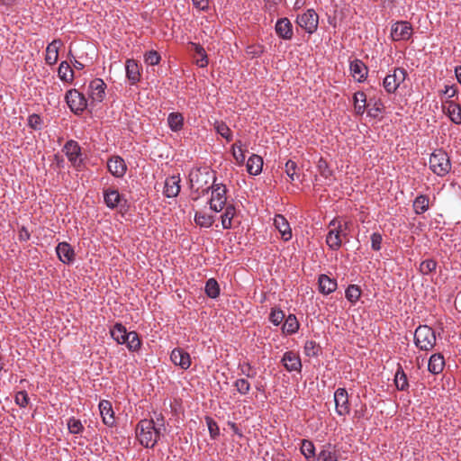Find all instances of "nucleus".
Here are the masks:
<instances>
[{"mask_svg": "<svg viewBox=\"0 0 461 461\" xmlns=\"http://www.w3.org/2000/svg\"><path fill=\"white\" fill-rule=\"evenodd\" d=\"M165 429L163 423L156 427L153 420L144 419L137 424L136 437L141 446L147 448H153Z\"/></svg>", "mask_w": 461, "mask_h": 461, "instance_id": "nucleus-1", "label": "nucleus"}, {"mask_svg": "<svg viewBox=\"0 0 461 461\" xmlns=\"http://www.w3.org/2000/svg\"><path fill=\"white\" fill-rule=\"evenodd\" d=\"M216 176L213 174L212 176V185L203 189L201 191L202 195H205L212 191V197L210 199V208L215 212H221L227 203V187L225 185L220 183H216Z\"/></svg>", "mask_w": 461, "mask_h": 461, "instance_id": "nucleus-2", "label": "nucleus"}, {"mask_svg": "<svg viewBox=\"0 0 461 461\" xmlns=\"http://www.w3.org/2000/svg\"><path fill=\"white\" fill-rule=\"evenodd\" d=\"M414 344L420 350H431L436 345L434 330L428 325L418 326L414 332Z\"/></svg>", "mask_w": 461, "mask_h": 461, "instance_id": "nucleus-3", "label": "nucleus"}, {"mask_svg": "<svg viewBox=\"0 0 461 461\" xmlns=\"http://www.w3.org/2000/svg\"><path fill=\"white\" fill-rule=\"evenodd\" d=\"M429 168L438 176H445L451 170V162L447 153L442 149H436L429 158Z\"/></svg>", "mask_w": 461, "mask_h": 461, "instance_id": "nucleus-4", "label": "nucleus"}, {"mask_svg": "<svg viewBox=\"0 0 461 461\" xmlns=\"http://www.w3.org/2000/svg\"><path fill=\"white\" fill-rule=\"evenodd\" d=\"M65 101L75 114H81L87 107L86 96L75 88L67 91Z\"/></svg>", "mask_w": 461, "mask_h": 461, "instance_id": "nucleus-5", "label": "nucleus"}, {"mask_svg": "<svg viewBox=\"0 0 461 461\" xmlns=\"http://www.w3.org/2000/svg\"><path fill=\"white\" fill-rule=\"evenodd\" d=\"M408 73L403 68H394L392 74H388L383 81V86L386 93L393 94L400 85L405 80Z\"/></svg>", "mask_w": 461, "mask_h": 461, "instance_id": "nucleus-6", "label": "nucleus"}, {"mask_svg": "<svg viewBox=\"0 0 461 461\" xmlns=\"http://www.w3.org/2000/svg\"><path fill=\"white\" fill-rule=\"evenodd\" d=\"M62 150L73 167L77 170H81L84 166V160L82 158L81 147L77 141L74 140H68Z\"/></svg>", "mask_w": 461, "mask_h": 461, "instance_id": "nucleus-7", "label": "nucleus"}, {"mask_svg": "<svg viewBox=\"0 0 461 461\" xmlns=\"http://www.w3.org/2000/svg\"><path fill=\"white\" fill-rule=\"evenodd\" d=\"M104 201L105 205L110 209H115L121 206L126 210L128 206L127 199L119 193L117 189L108 187L103 190Z\"/></svg>", "mask_w": 461, "mask_h": 461, "instance_id": "nucleus-8", "label": "nucleus"}, {"mask_svg": "<svg viewBox=\"0 0 461 461\" xmlns=\"http://www.w3.org/2000/svg\"><path fill=\"white\" fill-rule=\"evenodd\" d=\"M296 23L304 29L308 33H313L319 23V16L312 9H308L304 14L298 15Z\"/></svg>", "mask_w": 461, "mask_h": 461, "instance_id": "nucleus-9", "label": "nucleus"}, {"mask_svg": "<svg viewBox=\"0 0 461 461\" xmlns=\"http://www.w3.org/2000/svg\"><path fill=\"white\" fill-rule=\"evenodd\" d=\"M336 412L339 416H346L350 412L348 394L345 388H338L334 393Z\"/></svg>", "mask_w": 461, "mask_h": 461, "instance_id": "nucleus-10", "label": "nucleus"}, {"mask_svg": "<svg viewBox=\"0 0 461 461\" xmlns=\"http://www.w3.org/2000/svg\"><path fill=\"white\" fill-rule=\"evenodd\" d=\"M411 32V24L409 22L400 21L392 26L391 35L393 41L408 40Z\"/></svg>", "mask_w": 461, "mask_h": 461, "instance_id": "nucleus-11", "label": "nucleus"}, {"mask_svg": "<svg viewBox=\"0 0 461 461\" xmlns=\"http://www.w3.org/2000/svg\"><path fill=\"white\" fill-rule=\"evenodd\" d=\"M107 169L114 177L121 178L126 174L127 165L122 157L112 156L107 160Z\"/></svg>", "mask_w": 461, "mask_h": 461, "instance_id": "nucleus-12", "label": "nucleus"}, {"mask_svg": "<svg viewBox=\"0 0 461 461\" xmlns=\"http://www.w3.org/2000/svg\"><path fill=\"white\" fill-rule=\"evenodd\" d=\"M105 88L106 85L101 78H95L90 82L89 89L90 94L89 96L92 99V102L101 103L105 96Z\"/></svg>", "mask_w": 461, "mask_h": 461, "instance_id": "nucleus-13", "label": "nucleus"}, {"mask_svg": "<svg viewBox=\"0 0 461 461\" xmlns=\"http://www.w3.org/2000/svg\"><path fill=\"white\" fill-rule=\"evenodd\" d=\"M170 359L176 366L185 370L188 369L191 366V357L189 353L181 348H176L172 350Z\"/></svg>", "mask_w": 461, "mask_h": 461, "instance_id": "nucleus-14", "label": "nucleus"}, {"mask_svg": "<svg viewBox=\"0 0 461 461\" xmlns=\"http://www.w3.org/2000/svg\"><path fill=\"white\" fill-rule=\"evenodd\" d=\"M126 77L131 85H136L140 81L141 73L140 67L137 60L128 59L125 62Z\"/></svg>", "mask_w": 461, "mask_h": 461, "instance_id": "nucleus-15", "label": "nucleus"}, {"mask_svg": "<svg viewBox=\"0 0 461 461\" xmlns=\"http://www.w3.org/2000/svg\"><path fill=\"white\" fill-rule=\"evenodd\" d=\"M275 30L277 36L285 41H289L293 38V25L290 20L286 17L277 20Z\"/></svg>", "mask_w": 461, "mask_h": 461, "instance_id": "nucleus-16", "label": "nucleus"}, {"mask_svg": "<svg viewBox=\"0 0 461 461\" xmlns=\"http://www.w3.org/2000/svg\"><path fill=\"white\" fill-rule=\"evenodd\" d=\"M442 107L453 123L461 124V106L459 104L452 100H447Z\"/></svg>", "mask_w": 461, "mask_h": 461, "instance_id": "nucleus-17", "label": "nucleus"}, {"mask_svg": "<svg viewBox=\"0 0 461 461\" xmlns=\"http://www.w3.org/2000/svg\"><path fill=\"white\" fill-rule=\"evenodd\" d=\"M57 255L64 264H71L75 260L74 249L68 242H60L56 248Z\"/></svg>", "mask_w": 461, "mask_h": 461, "instance_id": "nucleus-18", "label": "nucleus"}, {"mask_svg": "<svg viewBox=\"0 0 461 461\" xmlns=\"http://www.w3.org/2000/svg\"><path fill=\"white\" fill-rule=\"evenodd\" d=\"M282 363L284 364L285 369L289 372H300L302 369V362L300 357L293 351H287L284 354Z\"/></svg>", "mask_w": 461, "mask_h": 461, "instance_id": "nucleus-19", "label": "nucleus"}, {"mask_svg": "<svg viewBox=\"0 0 461 461\" xmlns=\"http://www.w3.org/2000/svg\"><path fill=\"white\" fill-rule=\"evenodd\" d=\"M99 410L103 419V422L108 427H113L115 422V420L111 402L107 400L100 401Z\"/></svg>", "mask_w": 461, "mask_h": 461, "instance_id": "nucleus-20", "label": "nucleus"}, {"mask_svg": "<svg viewBox=\"0 0 461 461\" xmlns=\"http://www.w3.org/2000/svg\"><path fill=\"white\" fill-rule=\"evenodd\" d=\"M180 177L178 176H172L167 177L165 182L164 194L168 198L177 196L180 192Z\"/></svg>", "mask_w": 461, "mask_h": 461, "instance_id": "nucleus-21", "label": "nucleus"}, {"mask_svg": "<svg viewBox=\"0 0 461 461\" xmlns=\"http://www.w3.org/2000/svg\"><path fill=\"white\" fill-rule=\"evenodd\" d=\"M319 291L323 294H330L337 289L336 279L330 278L325 274H321L318 278Z\"/></svg>", "mask_w": 461, "mask_h": 461, "instance_id": "nucleus-22", "label": "nucleus"}, {"mask_svg": "<svg viewBox=\"0 0 461 461\" xmlns=\"http://www.w3.org/2000/svg\"><path fill=\"white\" fill-rule=\"evenodd\" d=\"M274 224L281 233L282 239L285 241L292 238V230L287 220L281 214H276L274 219Z\"/></svg>", "mask_w": 461, "mask_h": 461, "instance_id": "nucleus-23", "label": "nucleus"}, {"mask_svg": "<svg viewBox=\"0 0 461 461\" xmlns=\"http://www.w3.org/2000/svg\"><path fill=\"white\" fill-rule=\"evenodd\" d=\"M349 67L353 77L358 76V82H364L366 79L368 74V68L362 60L356 59L350 62Z\"/></svg>", "mask_w": 461, "mask_h": 461, "instance_id": "nucleus-24", "label": "nucleus"}, {"mask_svg": "<svg viewBox=\"0 0 461 461\" xmlns=\"http://www.w3.org/2000/svg\"><path fill=\"white\" fill-rule=\"evenodd\" d=\"M316 459L317 461H339L336 446L330 443L322 446V448L317 455Z\"/></svg>", "mask_w": 461, "mask_h": 461, "instance_id": "nucleus-25", "label": "nucleus"}, {"mask_svg": "<svg viewBox=\"0 0 461 461\" xmlns=\"http://www.w3.org/2000/svg\"><path fill=\"white\" fill-rule=\"evenodd\" d=\"M190 51L197 57L195 63L200 68H205L208 65V56L204 48L199 43L190 42Z\"/></svg>", "mask_w": 461, "mask_h": 461, "instance_id": "nucleus-26", "label": "nucleus"}, {"mask_svg": "<svg viewBox=\"0 0 461 461\" xmlns=\"http://www.w3.org/2000/svg\"><path fill=\"white\" fill-rule=\"evenodd\" d=\"M60 45H62L60 40H54L47 46L45 61L48 65H54L58 61Z\"/></svg>", "mask_w": 461, "mask_h": 461, "instance_id": "nucleus-27", "label": "nucleus"}, {"mask_svg": "<svg viewBox=\"0 0 461 461\" xmlns=\"http://www.w3.org/2000/svg\"><path fill=\"white\" fill-rule=\"evenodd\" d=\"M354 101V109L357 115H362L366 108L371 106L372 99L369 100V103L366 104V95L363 91H358L355 93L353 96Z\"/></svg>", "mask_w": 461, "mask_h": 461, "instance_id": "nucleus-28", "label": "nucleus"}, {"mask_svg": "<svg viewBox=\"0 0 461 461\" xmlns=\"http://www.w3.org/2000/svg\"><path fill=\"white\" fill-rule=\"evenodd\" d=\"M199 174H195V179H194V176L191 177L190 181H191V187L193 188L194 185H193V182L194 181L198 185V187L196 188L195 190V193L197 194V195L195 197H193V200L196 201L198 200V198L200 197V195L202 194L201 193H199V190L200 189H203V183H204L205 185L208 183L209 179L212 178V172H210L209 170H205L204 173H201L200 169L198 170Z\"/></svg>", "mask_w": 461, "mask_h": 461, "instance_id": "nucleus-29", "label": "nucleus"}, {"mask_svg": "<svg viewBox=\"0 0 461 461\" xmlns=\"http://www.w3.org/2000/svg\"><path fill=\"white\" fill-rule=\"evenodd\" d=\"M263 167V158L256 154H252L247 162V171L251 176L260 174Z\"/></svg>", "mask_w": 461, "mask_h": 461, "instance_id": "nucleus-30", "label": "nucleus"}, {"mask_svg": "<svg viewBox=\"0 0 461 461\" xmlns=\"http://www.w3.org/2000/svg\"><path fill=\"white\" fill-rule=\"evenodd\" d=\"M110 332L112 338L119 344H125L129 339L130 332H127L126 328L122 323H116Z\"/></svg>", "mask_w": 461, "mask_h": 461, "instance_id": "nucleus-31", "label": "nucleus"}, {"mask_svg": "<svg viewBox=\"0 0 461 461\" xmlns=\"http://www.w3.org/2000/svg\"><path fill=\"white\" fill-rule=\"evenodd\" d=\"M445 366L444 357L440 353L433 354L428 365V369L430 373L438 375L443 371Z\"/></svg>", "mask_w": 461, "mask_h": 461, "instance_id": "nucleus-32", "label": "nucleus"}, {"mask_svg": "<svg viewBox=\"0 0 461 461\" xmlns=\"http://www.w3.org/2000/svg\"><path fill=\"white\" fill-rule=\"evenodd\" d=\"M167 124L172 131H181L184 126L183 114L177 112L170 113L167 116Z\"/></svg>", "mask_w": 461, "mask_h": 461, "instance_id": "nucleus-33", "label": "nucleus"}, {"mask_svg": "<svg viewBox=\"0 0 461 461\" xmlns=\"http://www.w3.org/2000/svg\"><path fill=\"white\" fill-rule=\"evenodd\" d=\"M58 75L62 81L67 83H72L75 77L73 69L67 61H62L59 64Z\"/></svg>", "mask_w": 461, "mask_h": 461, "instance_id": "nucleus-34", "label": "nucleus"}, {"mask_svg": "<svg viewBox=\"0 0 461 461\" xmlns=\"http://www.w3.org/2000/svg\"><path fill=\"white\" fill-rule=\"evenodd\" d=\"M299 322L294 314H289L283 324L282 330L284 333L292 335L297 332L299 329Z\"/></svg>", "mask_w": 461, "mask_h": 461, "instance_id": "nucleus-35", "label": "nucleus"}, {"mask_svg": "<svg viewBox=\"0 0 461 461\" xmlns=\"http://www.w3.org/2000/svg\"><path fill=\"white\" fill-rule=\"evenodd\" d=\"M300 450L307 461H314L315 456L317 457L314 444L309 439L302 440Z\"/></svg>", "mask_w": 461, "mask_h": 461, "instance_id": "nucleus-36", "label": "nucleus"}, {"mask_svg": "<svg viewBox=\"0 0 461 461\" xmlns=\"http://www.w3.org/2000/svg\"><path fill=\"white\" fill-rule=\"evenodd\" d=\"M225 212L221 215V225L225 230L231 228L232 219L236 213L235 206L231 203L225 205Z\"/></svg>", "mask_w": 461, "mask_h": 461, "instance_id": "nucleus-37", "label": "nucleus"}, {"mask_svg": "<svg viewBox=\"0 0 461 461\" xmlns=\"http://www.w3.org/2000/svg\"><path fill=\"white\" fill-rule=\"evenodd\" d=\"M396 388L400 391H407L409 388L408 378L402 366H399L394 376Z\"/></svg>", "mask_w": 461, "mask_h": 461, "instance_id": "nucleus-38", "label": "nucleus"}, {"mask_svg": "<svg viewBox=\"0 0 461 461\" xmlns=\"http://www.w3.org/2000/svg\"><path fill=\"white\" fill-rule=\"evenodd\" d=\"M413 208L417 214H421L429 209V197L425 194L418 195L413 202Z\"/></svg>", "mask_w": 461, "mask_h": 461, "instance_id": "nucleus-39", "label": "nucleus"}, {"mask_svg": "<svg viewBox=\"0 0 461 461\" xmlns=\"http://www.w3.org/2000/svg\"><path fill=\"white\" fill-rule=\"evenodd\" d=\"M127 348L130 351L137 352L140 349L141 339L136 331H131L129 339L125 342Z\"/></svg>", "mask_w": 461, "mask_h": 461, "instance_id": "nucleus-40", "label": "nucleus"}, {"mask_svg": "<svg viewBox=\"0 0 461 461\" xmlns=\"http://www.w3.org/2000/svg\"><path fill=\"white\" fill-rule=\"evenodd\" d=\"M205 294L210 298H217L220 294V285L214 278H210L205 284Z\"/></svg>", "mask_w": 461, "mask_h": 461, "instance_id": "nucleus-41", "label": "nucleus"}, {"mask_svg": "<svg viewBox=\"0 0 461 461\" xmlns=\"http://www.w3.org/2000/svg\"><path fill=\"white\" fill-rule=\"evenodd\" d=\"M362 291L358 285H349L346 289L345 296L351 303H356L359 300Z\"/></svg>", "mask_w": 461, "mask_h": 461, "instance_id": "nucleus-42", "label": "nucleus"}, {"mask_svg": "<svg viewBox=\"0 0 461 461\" xmlns=\"http://www.w3.org/2000/svg\"><path fill=\"white\" fill-rule=\"evenodd\" d=\"M214 129L218 134L224 138L228 142L232 140V132L228 125L223 122H216Z\"/></svg>", "mask_w": 461, "mask_h": 461, "instance_id": "nucleus-43", "label": "nucleus"}, {"mask_svg": "<svg viewBox=\"0 0 461 461\" xmlns=\"http://www.w3.org/2000/svg\"><path fill=\"white\" fill-rule=\"evenodd\" d=\"M194 221L201 227L209 228L212 225L214 219L213 216L196 212L194 215Z\"/></svg>", "mask_w": 461, "mask_h": 461, "instance_id": "nucleus-44", "label": "nucleus"}, {"mask_svg": "<svg viewBox=\"0 0 461 461\" xmlns=\"http://www.w3.org/2000/svg\"><path fill=\"white\" fill-rule=\"evenodd\" d=\"M317 169L320 175L326 179L330 178L333 174V171L330 169L328 162L323 158L319 159Z\"/></svg>", "mask_w": 461, "mask_h": 461, "instance_id": "nucleus-45", "label": "nucleus"}, {"mask_svg": "<svg viewBox=\"0 0 461 461\" xmlns=\"http://www.w3.org/2000/svg\"><path fill=\"white\" fill-rule=\"evenodd\" d=\"M321 348L319 344H317L313 340H307L304 345V352L308 357H317L319 356Z\"/></svg>", "mask_w": 461, "mask_h": 461, "instance_id": "nucleus-46", "label": "nucleus"}, {"mask_svg": "<svg viewBox=\"0 0 461 461\" xmlns=\"http://www.w3.org/2000/svg\"><path fill=\"white\" fill-rule=\"evenodd\" d=\"M205 422L209 429L210 437L216 439L220 436V429L217 422L210 416H205Z\"/></svg>", "mask_w": 461, "mask_h": 461, "instance_id": "nucleus-47", "label": "nucleus"}, {"mask_svg": "<svg viewBox=\"0 0 461 461\" xmlns=\"http://www.w3.org/2000/svg\"><path fill=\"white\" fill-rule=\"evenodd\" d=\"M333 233H335V230L329 231L327 238H326V242H327V245L332 250H338L342 245V240L339 236H333Z\"/></svg>", "mask_w": 461, "mask_h": 461, "instance_id": "nucleus-48", "label": "nucleus"}, {"mask_svg": "<svg viewBox=\"0 0 461 461\" xmlns=\"http://www.w3.org/2000/svg\"><path fill=\"white\" fill-rule=\"evenodd\" d=\"M68 428L70 433L72 434H80L84 430V426L82 422L76 419L75 417H71L68 420Z\"/></svg>", "mask_w": 461, "mask_h": 461, "instance_id": "nucleus-49", "label": "nucleus"}, {"mask_svg": "<svg viewBox=\"0 0 461 461\" xmlns=\"http://www.w3.org/2000/svg\"><path fill=\"white\" fill-rule=\"evenodd\" d=\"M285 317V315L281 309L276 308V307H274L271 309V312L269 314V321L275 326H278L283 321Z\"/></svg>", "mask_w": 461, "mask_h": 461, "instance_id": "nucleus-50", "label": "nucleus"}, {"mask_svg": "<svg viewBox=\"0 0 461 461\" xmlns=\"http://www.w3.org/2000/svg\"><path fill=\"white\" fill-rule=\"evenodd\" d=\"M296 169L297 164L291 159H289L285 165V173L287 174L291 182L299 178V176L296 174Z\"/></svg>", "mask_w": 461, "mask_h": 461, "instance_id": "nucleus-51", "label": "nucleus"}, {"mask_svg": "<svg viewBox=\"0 0 461 461\" xmlns=\"http://www.w3.org/2000/svg\"><path fill=\"white\" fill-rule=\"evenodd\" d=\"M437 261L434 259L423 260L420 265V271L423 275H429V273L436 270Z\"/></svg>", "mask_w": 461, "mask_h": 461, "instance_id": "nucleus-52", "label": "nucleus"}, {"mask_svg": "<svg viewBox=\"0 0 461 461\" xmlns=\"http://www.w3.org/2000/svg\"><path fill=\"white\" fill-rule=\"evenodd\" d=\"M161 57L156 50H149L144 55V61L150 66H155L159 63Z\"/></svg>", "mask_w": 461, "mask_h": 461, "instance_id": "nucleus-53", "label": "nucleus"}, {"mask_svg": "<svg viewBox=\"0 0 461 461\" xmlns=\"http://www.w3.org/2000/svg\"><path fill=\"white\" fill-rule=\"evenodd\" d=\"M234 386L240 394H247L250 390V384L245 378L237 379Z\"/></svg>", "mask_w": 461, "mask_h": 461, "instance_id": "nucleus-54", "label": "nucleus"}, {"mask_svg": "<svg viewBox=\"0 0 461 461\" xmlns=\"http://www.w3.org/2000/svg\"><path fill=\"white\" fill-rule=\"evenodd\" d=\"M15 403L21 408H25L30 402V398L26 391H19L14 397Z\"/></svg>", "mask_w": 461, "mask_h": 461, "instance_id": "nucleus-55", "label": "nucleus"}, {"mask_svg": "<svg viewBox=\"0 0 461 461\" xmlns=\"http://www.w3.org/2000/svg\"><path fill=\"white\" fill-rule=\"evenodd\" d=\"M384 109L381 100H375L374 104L367 110V115L372 118H377Z\"/></svg>", "mask_w": 461, "mask_h": 461, "instance_id": "nucleus-56", "label": "nucleus"}, {"mask_svg": "<svg viewBox=\"0 0 461 461\" xmlns=\"http://www.w3.org/2000/svg\"><path fill=\"white\" fill-rule=\"evenodd\" d=\"M42 120L37 113H32L28 117V125L31 129L37 131L41 130Z\"/></svg>", "mask_w": 461, "mask_h": 461, "instance_id": "nucleus-57", "label": "nucleus"}, {"mask_svg": "<svg viewBox=\"0 0 461 461\" xmlns=\"http://www.w3.org/2000/svg\"><path fill=\"white\" fill-rule=\"evenodd\" d=\"M383 238L379 232H374L371 235V248L375 251H379L381 249Z\"/></svg>", "mask_w": 461, "mask_h": 461, "instance_id": "nucleus-58", "label": "nucleus"}, {"mask_svg": "<svg viewBox=\"0 0 461 461\" xmlns=\"http://www.w3.org/2000/svg\"><path fill=\"white\" fill-rule=\"evenodd\" d=\"M247 52L251 54L253 57H259L264 52V48L262 46H249L247 48Z\"/></svg>", "mask_w": 461, "mask_h": 461, "instance_id": "nucleus-59", "label": "nucleus"}, {"mask_svg": "<svg viewBox=\"0 0 461 461\" xmlns=\"http://www.w3.org/2000/svg\"><path fill=\"white\" fill-rule=\"evenodd\" d=\"M192 2L194 6L201 11H207L209 8L208 0H192Z\"/></svg>", "mask_w": 461, "mask_h": 461, "instance_id": "nucleus-60", "label": "nucleus"}, {"mask_svg": "<svg viewBox=\"0 0 461 461\" xmlns=\"http://www.w3.org/2000/svg\"><path fill=\"white\" fill-rule=\"evenodd\" d=\"M232 155L238 164H243L245 161V151L243 149L232 151Z\"/></svg>", "mask_w": 461, "mask_h": 461, "instance_id": "nucleus-61", "label": "nucleus"}, {"mask_svg": "<svg viewBox=\"0 0 461 461\" xmlns=\"http://www.w3.org/2000/svg\"><path fill=\"white\" fill-rule=\"evenodd\" d=\"M240 371H241V374L246 375L247 377H254L255 376V372L251 373L252 371V366H250L249 363H246L244 364L243 366H240Z\"/></svg>", "mask_w": 461, "mask_h": 461, "instance_id": "nucleus-62", "label": "nucleus"}, {"mask_svg": "<svg viewBox=\"0 0 461 461\" xmlns=\"http://www.w3.org/2000/svg\"><path fill=\"white\" fill-rule=\"evenodd\" d=\"M444 95H447L448 98H452L457 93L456 88L454 86H446L444 90Z\"/></svg>", "mask_w": 461, "mask_h": 461, "instance_id": "nucleus-63", "label": "nucleus"}, {"mask_svg": "<svg viewBox=\"0 0 461 461\" xmlns=\"http://www.w3.org/2000/svg\"><path fill=\"white\" fill-rule=\"evenodd\" d=\"M30 236L31 235H30L29 231L24 227H23L21 229V230L19 231L20 240L27 241L30 239Z\"/></svg>", "mask_w": 461, "mask_h": 461, "instance_id": "nucleus-64", "label": "nucleus"}]
</instances>
